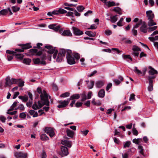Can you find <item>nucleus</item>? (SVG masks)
<instances>
[{
    "label": "nucleus",
    "mask_w": 158,
    "mask_h": 158,
    "mask_svg": "<svg viewBox=\"0 0 158 158\" xmlns=\"http://www.w3.org/2000/svg\"><path fill=\"white\" fill-rule=\"evenodd\" d=\"M37 91L39 94H40L41 101H39L38 102L40 107L41 108L44 105L49 106V102L48 99V95L46 92L43 90L42 92L41 88L39 87L37 88Z\"/></svg>",
    "instance_id": "nucleus-1"
},
{
    "label": "nucleus",
    "mask_w": 158,
    "mask_h": 158,
    "mask_svg": "<svg viewBox=\"0 0 158 158\" xmlns=\"http://www.w3.org/2000/svg\"><path fill=\"white\" fill-rule=\"evenodd\" d=\"M44 47L48 50L47 51V52L48 54H52L54 53L53 55V57L54 59H55L56 57L58 51L57 50L55 49V47H53L52 46L49 44L46 45Z\"/></svg>",
    "instance_id": "nucleus-2"
},
{
    "label": "nucleus",
    "mask_w": 158,
    "mask_h": 158,
    "mask_svg": "<svg viewBox=\"0 0 158 158\" xmlns=\"http://www.w3.org/2000/svg\"><path fill=\"white\" fill-rule=\"evenodd\" d=\"M148 68L150 70L148 71L149 75L148 77V81H153L152 79L156 78V75L157 74L158 72L151 66L149 67Z\"/></svg>",
    "instance_id": "nucleus-3"
},
{
    "label": "nucleus",
    "mask_w": 158,
    "mask_h": 158,
    "mask_svg": "<svg viewBox=\"0 0 158 158\" xmlns=\"http://www.w3.org/2000/svg\"><path fill=\"white\" fill-rule=\"evenodd\" d=\"M66 59L68 63L70 64H73L75 63L74 57L71 55V51H68L67 52Z\"/></svg>",
    "instance_id": "nucleus-4"
},
{
    "label": "nucleus",
    "mask_w": 158,
    "mask_h": 158,
    "mask_svg": "<svg viewBox=\"0 0 158 158\" xmlns=\"http://www.w3.org/2000/svg\"><path fill=\"white\" fill-rule=\"evenodd\" d=\"M66 53V51L64 49H61L58 54L57 57L56 58V61L58 62L61 61L63 57H64Z\"/></svg>",
    "instance_id": "nucleus-5"
},
{
    "label": "nucleus",
    "mask_w": 158,
    "mask_h": 158,
    "mask_svg": "<svg viewBox=\"0 0 158 158\" xmlns=\"http://www.w3.org/2000/svg\"><path fill=\"white\" fill-rule=\"evenodd\" d=\"M14 155L17 158H26L27 156V154L26 153L22 152H16L14 153Z\"/></svg>",
    "instance_id": "nucleus-6"
},
{
    "label": "nucleus",
    "mask_w": 158,
    "mask_h": 158,
    "mask_svg": "<svg viewBox=\"0 0 158 158\" xmlns=\"http://www.w3.org/2000/svg\"><path fill=\"white\" fill-rule=\"evenodd\" d=\"M107 0H100L101 1L103 2L108 7H110L111 6H118L119 5V3H115V2L113 1L106 2Z\"/></svg>",
    "instance_id": "nucleus-7"
},
{
    "label": "nucleus",
    "mask_w": 158,
    "mask_h": 158,
    "mask_svg": "<svg viewBox=\"0 0 158 158\" xmlns=\"http://www.w3.org/2000/svg\"><path fill=\"white\" fill-rule=\"evenodd\" d=\"M45 131L51 137H53L55 135L53 130L51 127H45Z\"/></svg>",
    "instance_id": "nucleus-8"
},
{
    "label": "nucleus",
    "mask_w": 158,
    "mask_h": 158,
    "mask_svg": "<svg viewBox=\"0 0 158 158\" xmlns=\"http://www.w3.org/2000/svg\"><path fill=\"white\" fill-rule=\"evenodd\" d=\"M60 33L64 36H72V34L69 30H64L63 31L62 29L59 30Z\"/></svg>",
    "instance_id": "nucleus-9"
},
{
    "label": "nucleus",
    "mask_w": 158,
    "mask_h": 158,
    "mask_svg": "<svg viewBox=\"0 0 158 158\" xmlns=\"http://www.w3.org/2000/svg\"><path fill=\"white\" fill-rule=\"evenodd\" d=\"M69 101L67 99V100H64L63 101H59V103L60 104L57 106L58 108H61L66 106L69 103Z\"/></svg>",
    "instance_id": "nucleus-10"
},
{
    "label": "nucleus",
    "mask_w": 158,
    "mask_h": 158,
    "mask_svg": "<svg viewBox=\"0 0 158 158\" xmlns=\"http://www.w3.org/2000/svg\"><path fill=\"white\" fill-rule=\"evenodd\" d=\"M33 61L35 64H41L43 65H45L46 64V62L44 60L41 61L39 58L33 59Z\"/></svg>",
    "instance_id": "nucleus-11"
},
{
    "label": "nucleus",
    "mask_w": 158,
    "mask_h": 158,
    "mask_svg": "<svg viewBox=\"0 0 158 158\" xmlns=\"http://www.w3.org/2000/svg\"><path fill=\"white\" fill-rule=\"evenodd\" d=\"M73 29L74 34L76 35H82L83 33V32L81 31L78 28L73 27Z\"/></svg>",
    "instance_id": "nucleus-12"
},
{
    "label": "nucleus",
    "mask_w": 158,
    "mask_h": 158,
    "mask_svg": "<svg viewBox=\"0 0 158 158\" xmlns=\"http://www.w3.org/2000/svg\"><path fill=\"white\" fill-rule=\"evenodd\" d=\"M67 11L62 9L60 8L58 10H54L52 12V14L55 15L63 14L67 13Z\"/></svg>",
    "instance_id": "nucleus-13"
},
{
    "label": "nucleus",
    "mask_w": 158,
    "mask_h": 158,
    "mask_svg": "<svg viewBox=\"0 0 158 158\" xmlns=\"http://www.w3.org/2000/svg\"><path fill=\"white\" fill-rule=\"evenodd\" d=\"M140 30L141 32L144 33H147V26L145 22H143L142 25L140 27Z\"/></svg>",
    "instance_id": "nucleus-14"
},
{
    "label": "nucleus",
    "mask_w": 158,
    "mask_h": 158,
    "mask_svg": "<svg viewBox=\"0 0 158 158\" xmlns=\"http://www.w3.org/2000/svg\"><path fill=\"white\" fill-rule=\"evenodd\" d=\"M147 17L148 20L151 19H153L154 18V15L152 10H148L146 12Z\"/></svg>",
    "instance_id": "nucleus-15"
},
{
    "label": "nucleus",
    "mask_w": 158,
    "mask_h": 158,
    "mask_svg": "<svg viewBox=\"0 0 158 158\" xmlns=\"http://www.w3.org/2000/svg\"><path fill=\"white\" fill-rule=\"evenodd\" d=\"M61 143L69 148H70L72 145L71 141H68L66 140H62L61 141Z\"/></svg>",
    "instance_id": "nucleus-16"
},
{
    "label": "nucleus",
    "mask_w": 158,
    "mask_h": 158,
    "mask_svg": "<svg viewBox=\"0 0 158 158\" xmlns=\"http://www.w3.org/2000/svg\"><path fill=\"white\" fill-rule=\"evenodd\" d=\"M48 27L50 29H52L56 31H58L60 27V25L57 26L56 24H55L50 25Z\"/></svg>",
    "instance_id": "nucleus-17"
},
{
    "label": "nucleus",
    "mask_w": 158,
    "mask_h": 158,
    "mask_svg": "<svg viewBox=\"0 0 158 158\" xmlns=\"http://www.w3.org/2000/svg\"><path fill=\"white\" fill-rule=\"evenodd\" d=\"M62 152L64 156H66L69 154L68 149L64 146H61V147Z\"/></svg>",
    "instance_id": "nucleus-18"
},
{
    "label": "nucleus",
    "mask_w": 158,
    "mask_h": 158,
    "mask_svg": "<svg viewBox=\"0 0 158 158\" xmlns=\"http://www.w3.org/2000/svg\"><path fill=\"white\" fill-rule=\"evenodd\" d=\"M21 46L23 50L27 49L32 48V46L31 45V43H30L22 44Z\"/></svg>",
    "instance_id": "nucleus-19"
},
{
    "label": "nucleus",
    "mask_w": 158,
    "mask_h": 158,
    "mask_svg": "<svg viewBox=\"0 0 158 158\" xmlns=\"http://www.w3.org/2000/svg\"><path fill=\"white\" fill-rule=\"evenodd\" d=\"M104 84V83L103 81H99L96 82L95 85L97 87L100 88Z\"/></svg>",
    "instance_id": "nucleus-20"
},
{
    "label": "nucleus",
    "mask_w": 158,
    "mask_h": 158,
    "mask_svg": "<svg viewBox=\"0 0 158 158\" xmlns=\"http://www.w3.org/2000/svg\"><path fill=\"white\" fill-rule=\"evenodd\" d=\"M66 133L67 136L71 138L73 137L74 134V132L73 131L69 129H67L66 130Z\"/></svg>",
    "instance_id": "nucleus-21"
},
{
    "label": "nucleus",
    "mask_w": 158,
    "mask_h": 158,
    "mask_svg": "<svg viewBox=\"0 0 158 158\" xmlns=\"http://www.w3.org/2000/svg\"><path fill=\"white\" fill-rule=\"evenodd\" d=\"M85 34L88 36L94 37L96 35V33L95 32H93L90 31H86L85 32Z\"/></svg>",
    "instance_id": "nucleus-22"
},
{
    "label": "nucleus",
    "mask_w": 158,
    "mask_h": 158,
    "mask_svg": "<svg viewBox=\"0 0 158 158\" xmlns=\"http://www.w3.org/2000/svg\"><path fill=\"white\" fill-rule=\"evenodd\" d=\"M105 95V91L104 89H102L98 93V96L99 97L103 98Z\"/></svg>",
    "instance_id": "nucleus-23"
},
{
    "label": "nucleus",
    "mask_w": 158,
    "mask_h": 158,
    "mask_svg": "<svg viewBox=\"0 0 158 158\" xmlns=\"http://www.w3.org/2000/svg\"><path fill=\"white\" fill-rule=\"evenodd\" d=\"M113 10L120 15H121L122 14L121 9L119 7H114Z\"/></svg>",
    "instance_id": "nucleus-24"
},
{
    "label": "nucleus",
    "mask_w": 158,
    "mask_h": 158,
    "mask_svg": "<svg viewBox=\"0 0 158 158\" xmlns=\"http://www.w3.org/2000/svg\"><path fill=\"white\" fill-rule=\"evenodd\" d=\"M153 19H148V26L150 27L156 24V23L154 22Z\"/></svg>",
    "instance_id": "nucleus-25"
},
{
    "label": "nucleus",
    "mask_w": 158,
    "mask_h": 158,
    "mask_svg": "<svg viewBox=\"0 0 158 158\" xmlns=\"http://www.w3.org/2000/svg\"><path fill=\"white\" fill-rule=\"evenodd\" d=\"M80 97L79 94H74L71 96L70 98H68V100H69V101L70 100H72L73 99H78L80 98Z\"/></svg>",
    "instance_id": "nucleus-26"
},
{
    "label": "nucleus",
    "mask_w": 158,
    "mask_h": 158,
    "mask_svg": "<svg viewBox=\"0 0 158 158\" xmlns=\"http://www.w3.org/2000/svg\"><path fill=\"white\" fill-rule=\"evenodd\" d=\"M117 15H115L113 16H110V22L113 23L116 22L118 20V18L117 16Z\"/></svg>",
    "instance_id": "nucleus-27"
},
{
    "label": "nucleus",
    "mask_w": 158,
    "mask_h": 158,
    "mask_svg": "<svg viewBox=\"0 0 158 158\" xmlns=\"http://www.w3.org/2000/svg\"><path fill=\"white\" fill-rule=\"evenodd\" d=\"M19 98L23 102H27L28 100V97L27 96H19Z\"/></svg>",
    "instance_id": "nucleus-28"
},
{
    "label": "nucleus",
    "mask_w": 158,
    "mask_h": 158,
    "mask_svg": "<svg viewBox=\"0 0 158 158\" xmlns=\"http://www.w3.org/2000/svg\"><path fill=\"white\" fill-rule=\"evenodd\" d=\"M153 81H149V86L148 90L149 91H151L153 90Z\"/></svg>",
    "instance_id": "nucleus-29"
},
{
    "label": "nucleus",
    "mask_w": 158,
    "mask_h": 158,
    "mask_svg": "<svg viewBox=\"0 0 158 158\" xmlns=\"http://www.w3.org/2000/svg\"><path fill=\"white\" fill-rule=\"evenodd\" d=\"M40 139L43 141H46L48 140L49 138L46 134H43L40 136Z\"/></svg>",
    "instance_id": "nucleus-30"
},
{
    "label": "nucleus",
    "mask_w": 158,
    "mask_h": 158,
    "mask_svg": "<svg viewBox=\"0 0 158 158\" xmlns=\"http://www.w3.org/2000/svg\"><path fill=\"white\" fill-rule=\"evenodd\" d=\"M31 61V59L28 58H24L23 60V63L27 65L30 64V63Z\"/></svg>",
    "instance_id": "nucleus-31"
},
{
    "label": "nucleus",
    "mask_w": 158,
    "mask_h": 158,
    "mask_svg": "<svg viewBox=\"0 0 158 158\" xmlns=\"http://www.w3.org/2000/svg\"><path fill=\"white\" fill-rule=\"evenodd\" d=\"M5 84L6 86H8L11 85V80H10V77H7L6 78Z\"/></svg>",
    "instance_id": "nucleus-32"
},
{
    "label": "nucleus",
    "mask_w": 158,
    "mask_h": 158,
    "mask_svg": "<svg viewBox=\"0 0 158 158\" xmlns=\"http://www.w3.org/2000/svg\"><path fill=\"white\" fill-rule=\"evenodd\" d=\"M30 53L32 55H35L38 50L35 48H32L29 50Z\"/></svg>",
    "instance_id": "nucleus-33"
},
{
    "label": "nucleus",
    "mask_w": 158,
    "mask_h": 158,
    "mask_svg": "<svg viewBox=\"0 0 158 158\" xmlns=\"http://www.w3.org/2000/svg\"><path fill=\"white\" fill-rule=\"evenodd\" d=\"M7 9H3L0 11V15H5L8 13Z\"/></svg>",
    "instance_id": "nucleus-34"
},
{
    "label": "nucleus",
    "mask_w": 158,
    "mask_h": 158,
    "mask_svg": "<svg viewBox=\"0 0 158 158\" xmlns=\"http://www.w3.org/2000/svg\"><path fill=\"white\" fill-rule=\"evenodd\" d=\"M142 139H134L133 140L132 142L133 143L138 144L142 142Z\"/></svg>",
    "instance_id": "nucleus-35"
},
{
    "label": "nucleus",
    "mask_w": 158,
    "mask_h": 158,
    "mask_svg": "<svg viewBox=\"0 0 158 158\" xmlns=\"http://www.w3.org/2000/svg\"><path fill=\"white\" fill-rule=\"evenodd\" d=\"M15 57L18 59H22L24 57V55L22 54L16 53L15 54Z\"/></svg>",
    "instance_id": "nucleus-36"
},
{
    "label": "nucleus",
    "mask_w": 158,
    "mask_h": 158,
    "mask_svg": "<svg viewBox=\"0 0 158 158\" xmlns=\"http://www.w3.org/2000/svg\"><path fill=\"white\" fill-rule=\"evenodd\" d=\"M122 41L127 44H131L132 43L131 41L128 38H123L122 39Z\"/></svg>",
    "instance_id": "nucleus-37"
},
{
    "label": "nucleus",
    "mask_w": 158,
    "mask_h": 158,
    "mask_svg": "<svg viewBox=\"0 0 158 158\" xmlns=\"http://www.w3.org/2000/svg\"><path fill=\"white\" fill-rule=\"evenodd\" d=\"M122 56L123 58L124 59L127 60H127L128 59H129L131 60V61L132 60V58L131 57V56L130 55H123Z\"/></svg>",
    "instance_id": "nucleus-38"
},
{
    "label": "nucleus",
    "mask_w": 158,
    "mask_h": 158,
    "mask_svg": "<svg viewBox=\"0 0 158 158\" xmlns=\"http://www.w3.org/2000/svg\"><path fill=\"white\" fill-rule=\"evenodd\" d=\"M132 50L134 52H138L141 51L140 48H139L137 46L135 45L133 46Z\"/></svg>",
    "instance_id": "nucleus-39"
},
{
    "label": "nucleus",
    "mask_w": 158,
    "mask_h": 158,
    "mask_svg": "<svg viewBox=\"0 0 158 158\" xmlns=\"http://www.w3.org/2000/svg\"><path fill=\"white\" fill-rule=\"evenodd\" d=\"M143 23V22H142V20L141 19H140V20H139V22H138V23H136L135 25L134 26L133 28H137L140 24H142Z\"/></svg>",
    "instance_id": "nucleus-40"
},
{
    "label": "nucleus",
    "mask_w": 158,
    "mask_h": 158,
    "mask_svg": "<svg viewBox=\"0 0 158 158\" xmlns=\"http://www.w3.org/2000/svg\"><path fill=\"white\" fill-rule=\"evenodd\" d=\"M94 81H90L89 84L88 85V88L89 89H92L94 86Z\"/></svg>",
    "instance_id": "nucleus-41"
},
{
    "label": "nucleus",
    "mask_w": 158,
    "mask_h": 158,
    "mask_svg": "<svg viewBox=\"0 0 158 158\" xmlns=\"http://www.w3.org/2000/svg\"><path fill=\"white\" fill-rule=\"evenodd\" d=\"M77 10L79 12H81L83 11L85 9V7H83L82 6L80 5L78 6L77 7Z\"/></svg>",
    "instance_id": "nucleus-42"
},
{
    "label": "nucleus",
    "mask_w": 158,
    "mask_h": 158,
    "mask_svg": "<svg viewBox=\"0 0 158 158\" xmlns=\"http://www.w3.org/2000/svg\"><path fill=\"white\" fill-rule=\"evenodd\" d=\"M70 95V93L68 92H66L60 95V97L61 98H66L69 97Z\"/></svg>",
    "instance_id": "nucleus-43"
},
{
    "label": "nucleus",
    "mask_w": 158,
    "mask_h": 158,
    "mask_svg": "<svg viewBox=\"0 0 158 158\" xmlns=\"http://www.w3.org/2000/svg\"><path fill=\"white\" fill-rule=\"evenodd\" d=\"M24 82L22 81L21 79H19V82L17 84H18L19 87H22L24 85Z\"/></svg>",
    "instance_id": "nucleus-44"
},
{
    "label": "nucleus",
    "mask_w": 158,
    "mask_h": 158,
    "mask_svg": "<svg viewBox=\"0 0 158 158\" xmlns=\"http://www.w3.org/2000/svg\"><path fill=\"white\" fill-rule=\"evenodd\" d=\"M32 109L34 110H36L40 108V107L39 105L38 106L36 103H35L34 104L32 105Z\"/></svg>",
    "instance_id": "nucleus-45"
},
{
    "label": "nucleus",
    "mask_w": 158,
    "mask_h": 158,
    "mask_svg": "<svg viewBox=\"0 0 158 158\" xmlns=\"http://www.w3.org/2000/svg\"><path fill=\"white\" fill-rule=\"evenodd\" d=\"M138 149H139V153L143 155H144L143 153V147L141 145H139L138 147Z\"/></svg>",
    "instance_id": "nucleus-46"
},
{
    "label": "nucleus",
    "mask_w": 158,
    "mask_h": 158,
    "mask_svg": "<svg viewBox=\"0 0 158 158\" xmlns=\"http://www.w3.org/2000/svg\"><path fill=\"white\" fill-rule=\"evenodd\" d=\"M12 9L13 12H16L19 10L20 8L15 6H14L12 7Z\"/></svg>",
    "instance_id": "nucleus-47"
},
{
    "label": "nucleus",
    "mask_w": 158,
    "mask_h": 158,
    "mask_svg": "<svg viewBox=\"0 0 158 158\" xmlns=\"http://www.w3.org/2000/svg\"><path fill=\"white\" fill-rule=\"evenodd\" d=\"M131 144V142L129 141H127L125 143L123 148H126L127 147H129Z\"/></svg>",
    "instance_id": "nucleus-48"
},
{
    "label": "nucleus",
    "mask_w": 158,
    "mask_h": 158,
    "mask_svg": "<svg viewBox=\"0 0 158 158\" xmlns=\"http://www.w3.org/2000/svg\"><path fill=\"white\" fill-rule=\"evenodd\" d=\"M19 117L23 119H25L26 116V115L24 112H22L19 114Z\"/></svg>",
    "instance_id": "nucleus-49"
},
{
    "label": "nucleus",
    "mask_w": 158,
    "mask_h": 158,
    "mask_svg": "<svg viewBox=\"0 0 158 158\" xmlns=\"http://www.w3.org/2000/svg\"><path fill=\"white\" fill-rule=\"evenodd\" d=\"M123 20V18H121L120 20L117 23V25L118 26L121 27L123 26L122 23Z\"/></svg>",
    "instance_id": "nucleus-50"
},
{
    "label": "nucleus",
    "mask_w": 158,
    "mask_h": 158,
    "mask_svg": "<svg viewBox=\"0 0 158 158\" xmlns=\"http://www.w3.org/2000/svg\"><path fill=\"white\" fill-rule=\"evenodd\" d=\"M81 96L82 98L81 101L83 102L86 100V99H87V97L85 93H83L81 94Z\"/></svg>",
    "instance_id": "nucleus-51"
},
{
    "label": "nucleus",
    "mask_w": 158,
    "mask_h": 158,
    "mask_svg": "<svg viewBox=\"0 0 158 158\" xmlns=\"http://www.w3.org/2000/svg\"><path fill=\"white\" fill-rule=\"evenodd\" d=\"M132 131L133 134L134 135H138V131L135 128L133 127V128L132 130Z\"/></svg>",
    "instance_id": "nucleus-52"
},
{
    "label": "nucleus",
    "mask_w": 158,
    "mask_h": 158,
    "mask_svg": "<svg viewBox=\"0 0 158 158\" xmlns=\"http://www.w3.org/2000/svg\"><path fill=\"white\" fill-rule=\"evenodd\" d=\"M135 72L138 74L140 75L142 74V72L139 70L136 67H135Z\"/></svg>",
    "instance_id": "nucleus-53"
},
{
    "label": "nucleus",
    "mask_w": 158,
    "mask_h": 158,
    "mask_svg": "<svg viewBox=\"0 0 158 158\" xmlns=\"http://www.w3.org/2000/svg\"><path fill=\"white\" fill-rule=\"evenodd\" d=\"M6 53L7 54H8V55H10L12 54L13 55H15V54L16 53V52L8 50H6Z\"/></svg>",
    "instance_id": "nucleus-54"
},
{
    "label": "nucleus",
    "mask_w": 158,
    "mask_h": 158,
    "mask_svg": "<svg viewBox=\"0 0 158 158\" xmlns=\"http://www.w3.org/2000/svg\"><path fill=\"white\" fill-rule=\"evenodd\" d=\"M157 28V26H155L153 27H150L148 28V31L149 32H151L155 30H156Z\"/></svg>",
    "instance_id": "nucleus-55"
},
{
    "label": "nucleus",
    "mask_w": 158,
    "mask_h": 158,
    "mask_svg": "<svg viewBox=\"0 0 158 158\" xmlns=\"http://www.w3.org/2000/svg\"><path fill=\"white\" fill-rule=\"evenodd\" d=\"M11 85L13 84H17L19 82V79H16L15 78L11 79Z\"/></svg>",
    "instance_id": "nucleus-56"
},
{
    "label": "nucleus",
    "mask_w": 158,
    "mask_h": 158,
    "mask_svg": "<svg viewBox=\"0 0 158 158\" xmlns=\"http://www.w3.org/2000/svg\"><path fill=\"white\" fill-rule=\"evenodd\" d=\"M0 120L2 123H4L5 122L6 118L5 116L1 115L0 116Z\"/></svg>",
    "instance_id": "nucleus-57"
},
{
    "label": "nucleus",
    "mask_w": 158,
    "mask_h": 158,
    "mask_svg": "<svg viewBox=\"0 0 158 158\" xmlns=\"http://www.w3.org/2000/svg\"><path fill=\"white\" fill-rule=\"evenodd\" d=\"M105 33L107 35H110L112 34V32L110 30H107L105 31Z\"/></svg>",
    "instance_id": "nucleus-58"
},
{
    "label": "nucleus",
    "mask_w": 158,
    "mask_h": 158,
    "mask_svg": "<svg viewBox=\"0 0 158 158\" xmlns=\"http://www.w3.org/2000/svg\"><path fill=\"white\" fill-rule=\"evenodd\" d=\"M112 86V84L111 83H108L106 87V90L108 91Z\"/></svg>",
    "instance_id": "nucleus-59"
},
{
    "label": "nucleus",
    "mask_w": 158,
    "mask_h": 158,
    "mask_svg": "<svg viewBox=\"0 0 158 158\" xmlns=\"http://www.w3.org/2000/svg\"><path fill=\"white\" fill-rule=\"evenodd\" d=\"M97 27L95 24H93L90 26V27L88 28V29H95L97 28Z\"/></svg>",
    "instance_id": "nucleus-60"
},
{
    "label": "nucleus",
    "mask_w": 158,
    "mask_h": 158,
    "mask_svg": "<svg viewBox=\"0 0 158 158\" xmlns=\"http://www.w3.org/2000/svg\"><path fill=\"white\" fill-rule=\"evenodd\" d=\"M92 93L91 91H89L88 92L87 94V99H89L91 98L92 97Z\"/></svg>",
    "instance_id": "nucleus-61"
},
{
    "label": "nucleus",
    "mask_w": 158,
    "mask_h": 158,
    "mask_svg": "<svg viewBox=\"0 0 158 158\" xmlns=\"http://www.w3.org/2000/svg\"><path fill=\"white\" fill-rule=\"evenodd\" d=\"M19 108L22 111H23L24 110L25 108L24 106L22 104H20L19 106Z\"/></svg>",
    "instance_id": "nucleus-62"
},
{
    "label": "nucleus",
    "mask_w": 158,
    "mask_h": 158,
    "mask_svg": "<svg viewBox=\"0 0 158 158\" xmlns=\"http://www.w3.org/2000/svg\"><path fill=\"white\" fill-rule=\"evenodd\" d=\"M83 103L81 102H77L75 104L76 106L77 107H79L82 106Z\"/></svg>",
    "instance_id": "nucleus-63"
},
{
    "label": "nucleus",
    "mask_w": 158,
    "mask_h": 158,
    "mask_svg": "<svg viewBox=\"0 0 158 158\" xmlns=\"http://www.w3.org/2000/svg\"><path fill=\"white\" fill-rule=\"evenodd\" d=\"M123 158H128V154L127 153L125 152L124 154H122Z\"/></svg>",
    "instance_id": "nucleus-64"
}]
</instances>
